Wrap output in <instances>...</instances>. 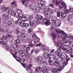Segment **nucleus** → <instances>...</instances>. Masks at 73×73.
<instances>
[{
  "instance_id": "f257e3e1",
  "label": "nucleus",
  "mask_w": 73,
  "mask_h": 73,
  "mask_svg": "<svg viewBox=\"0 0 73 73\" xmlns=\"http://www.w3.org/2000/svg\"><path fill=\"white\" fill-rule=\"evenodd\" d=\"M28 35H23V36H22L21 38V39H23L24 40H25L26 41H27L28 42H29V46H30V47H32L33 46V45L32 44H33V45H35L36 44V43H38V42L37 41H35L34 40H31L29 39H27Z\"/></svg>"
},
{
  "instance_id": "f03ea898",
  "label": "nucleus",
  "mask_w": 73,
  "mask_h": 73,
  "mask_svg": "<svg viewBox=\"0 0 73 73\" xmlns=\"http://www.w3.org/2000/svg\"><path fill=\"white\" fill-rule=\"evenodd\" d=\"M58 37L59 38H61L62 40H64L65 39H67V40H69V37H73V36H71L69 34H66L64 31H62V33H60L58 35Z\"/></svg>"
},
{
  "instance_id": "7ed1b4c3",
  "label": "nucleus",
  "mask_w": 73,
  "mask_h": 73,
  "mask_svg": "<svg viewBox=\"0 0 73 73\" xmlns=\"http://www.w3.org/2000/svg\"><path fill=\"white\" fill-rule=\"evenodd\" d=\"M19 53L20 54V56H21L23 58L21 60V58L18 57L17 58L18 59H16V60L19 62H20V61H22L23 63L25 62V59H26V57H25V56H24V51L21 50L19 51Z\"/></svg>"
},
{
  "instance_id": "20e7f679",
  "label": "nucleus",
  "mask_w": 73,
  "mask_h": 73,
  "mask_svg": "<svg viewBox=\"0 0 73 73\" xmlns=\"http://www.w3.org/2000/svg\"><path fill=\"white\" fill-rule=\"evenodd\" d=\"M22 12V11L21 10H18L17 11V13L18 15H21L22 17L20 16V15H18V17L19 18V19H22V21L23 22H25V21H26L28 20L27 19V18L26 17H25L24 15L23 14H21V13Z\"/></svg>"
},
{
  "instance_id": "39448f33",
  "label": "nucleus",
  "mask_w": 73,
  "mask_h": 73,
  "mask_svg": "<svg viewBox=\"0 0 73 73\" xmlns=\"http://www.w3.org/2000/svg\"><path fill=\"white\" fill-rule=\"evenodd\" d=\"M32 19V16L30 15L29 17V20L28 21H30L29 24L31 27H32L33 26L35 25V21L34 20L31 19Z\"/></svg>"
},
{
  "instance_id": "423d86ee",
  "label": "nucleus",
  "mask_w": 73,
  "mask_h": 73,
  "mask_svg": "<svg viewBox=\"0 0 73 73\" xmlns=\"http://www.w3.org/2000/svg\"><path fill=\"white\" fill-rule=\"evenodd\" d=\"M36 19H37L35 21L36 23H39L41 21V20L43 19V17L41 15H39L37 14L36 15Z\"/></svg>"
},
{
  "instance_id": "0eeeda50",
  "label": "nucleus",
  "mask_w": 73,
  "mask_h": 73,
  "mask_svg": "<svg viewBox=\"0 0 73 73\" xmlns=\"http://www.w3.org/2000/svg\"><path fill=\"white\" fill-rule=\"evenodd\" d=\"M44 7V6L42 5L41 4H39L38 5V7H36V12H40V10L42 8H43Z\"/></svg>"
},
{
  "instance_id": "6e6552de",
  "label": "nucleus",
  "mask_w": 73,
  "mask_h": 73,
  "mask_svg": "<svg viewBox=\"0 0 73 73\" xmlns=\"http://www.w3.org/2000/svg\"><path fill=\"white\" fill-rule=\"evenodd\" d=\"M62 0H60L58 2L56 1L55 2L56 4V5H58L59 4H62V5H63V7H64V8H65V6H66V5H65V2H62Z\"/></svg>"
},
{
  "instance_id": "1a4fd4ad",
  "label": "nucleus",
  "mask_w": 73,
  "mask_h": 73,
  "mask_svg": "<svg viewBox=\"0 0 73 73\" xmlns=\"http://www.w3.org/2000/svg\"><path fill=\"white\" fill-rule=\"evenodd\" d=\"M54 24H55L56 27H60L61 24V22L60 20L58 19L56 21L54 22Z\"/></svg>"
},
{
  "instance_id": "9d476101",
  "label": "nucleus",
  "mask_w": 73,
  "mask_h": 73,
  "mask_svg": "<svg viewBox=\"0 0 73 73\" xmlns=\"http://www.w3.org/2000/svg\"><path fill=\"white\" fill-rule=\"evenodd\" d=\"M17 48V45L15 44H13L12 46H11L10 48L11 50H12L14 52H15L16 51V49Z\"/></svg>"
},
{
  "instance_id": "9b49d317",
  "label": "nucleus",
  "mask_w": 73,
  "mask_h": 73,
  "mask_svg": "<svg viewBox=\"0 0 73 73\" xmlns=\"http://www.w3.org/2000/svg\"><path fill=\"white\" fill-rule=\"evenodd\" d=\"M43 22L44 23L46 26H48L50 25V20L47 19H44L43 20Z\"/></svg>"
},
{
  "instance_id": "f8f14e48",
  "label": "nucleus",
  "mask_w": 73,
  "mask_h": 73,
  "mask_svg": "<svg viewBox=\"0 0 73 73\" xmlns=\"http://www.w3.org/2000/svg\"><path fill=\"white\" fill-rule=\"evenodd\" d=\"M20 25L21 27L28 28L29 27V24L28 23H20Z\"/></svg>"
},
{
  "instance_id": "ddd939ff",
  "label": "nucleus",
  "mask_w": 73,
  "mask_h": 73,
  "mask_svg": "<svg viewBox=\"0 0 73 73\" xmlns=\"http://www.w3.org/2000/svg\"><path fill=\"white\" fill-rule=\"evenodd\" d=\"M9 17V14L6 13H3V15H2V18L3 19H5L6 20H8Z\"/></svg>"
},
{
  "instance_id": "4468645a",
  "label": "nucleus",
  "mask_w": 73,
  "mask_h": 73,
  "mask_svg": "<svg viewBox=\"0 0 73 73\" xmlns=\"http://www.w3.org/2000/svg\"><path fill=\"white\" fill-rule=\"evenodd\" d=\"M22 48L23 49L26 50H30V47L28 46L27 45H24L22 46Z\"/></svg>"
},
{
  "instance_id": "2eb2a0df",
  "label": "nucleus",
  "mask_w": 73,
  "mask_h": 73,
  "mask_svg": "<svg viewBox=\"0 0 73 73\" xmlns=\"http://www.w3.org/2000/svg\"><path fill=\"white\" fill-rule=\"evenodd\" d=\"M54 60H55L54 62V64L55 65H59V61L58 60V58H54Z\"/></svg>"
},
{
  "instance_id": "dca6fc26",
  "label": "nucleus",
  "mask_w": 73,
  "mask_h": 73,
  "mask_svg": "<svg viewBox=\"0 0 73 73\" xmlns=\"http://www.w3.org/2000/svg\"><path fill=\"white\" fill-rule=\"evenodd\" d=\"M36 60L38 62H40L42 60V57L41 56H38L36 57Z\"/></svg>"
},
{
  "instance_id": "f3484780",
  "label": "nucleus",
  "mask_w": 73,
  "mask_h": 73,
  "mask_svg": "<svg viewBox=\"0 0 73 73\" xmlns=\"http://www.w3.org/2000/svg\"><path fill=\"white\" fill-rule=\"evenodd\" d=\"M29 0H21V2H22V4L23 5H26L28 4V1H29Z\"/></svg>"
},
{
  "instance_id": "a211bd4d",
  "label": "nucleus",
  "mask_w": 73,
  "mask_h": 73,
  "mask_svg": "<svg viewBox=\"0 0 73 73\" xmlns=\"http://www.w3.org/2000/svg\"><path fill=\"white\" fill-rule=\"evenodd\" d=\"M23 54V56H25V57L26 56L28 57L30 55V54L27 51L24 52Z\"/></svg>"
},
{
  "instance_id": "6ab92c4d",
  "label": "nucleus",
  "mask_w": 73,
  "mask_h": 73,
  "mask_svg": "<svg viewBox=\"0 0 73 73\" xmlns=\"http://www.w3.org/2000/svg\"><path fill=\"white\" fill-rule=\"evenodd\" d=\"M25 30H22V31L21 32V35H18V36H19V37H21H21L23 36H22V35H24V33H25Z\"/></svg>"
},
{
  "instance_id": "aec40b11",
  "label": "nucleus",
  "mask_w": 73,
  "mask_h": 73,
  "mask_svg": "<svg viewBox=\"0 0 73 73\" xmlns=\"http://www.w3.org/2000/svg\"><path fill=\"white\" fill-rule=\"evenodd\" d=\"M54 49L51 50L50 53V54L51 56H53L54 57V58H56V55H55V54L54 53Z\"/></svg>"
},
{
  "instance_id": "412c9836",
  "label": "nucleus",
  "mask_w": 73,
  "mask_h": 73,
  "mask_svg": "<svg viewBox=\"0 0 73 73\" xmlns=\"http://www.w3.org/2000/svg\"><path fill=\"white\" fill-rule=\"evenodd\" d=\"M67 7V6H65V8H64V11L65 12H66V13H67V14H68V13H69L70 12V11L69 10L66 9Z\"/></svg>"
},
{
  "instance_id": "4be33fe9",
  "label": "nucleus",
  "mask_w": 73,
  "mask_h": 73,
  "mask_svg": "<svg viewBox=\"0 0 73 73\" xmlns=\"http://www.w3.org/2000/svg\"><path fill=\"white\" fill-rule=\"evenodd\" d=\"M43 56L44 58H48L49 56V54L48 52H45Z\"/></svg>"
},
{
  "instance_id": "5701e85b",
  "label": "nucleus",
  "mask_w": 73,
  "mask_h": 73,
  "mask_svg": "<svg viewBox=\"0 0 73 73\" xmlns=\"http://www.w3.org/2000/svg\"><path fill=\"white\" fill-rule=\"evenodd\" d=\"M32 37L33 39H36L37 38H39L38 37H37V36L36 35V34L35 33H33L32 34Z\"/></svg>"
},
{
  "instance_id": "b1692460",
  "label": "nucleus",
  "mask_w": 73,
  "mask_h": 73,
  "mask_svg": "<svg viewBox=\"0 0 73 73\" xmlns=\"http://www.w3.org/2000/svg\"><path fill=\"white\" fill-rule=\"evenodd\" d=\"M60 15L63 17H66L67 16L66 13H63V12L61 13Z\"/></svg>"
},
{
  "instance_id": "393cba45",
  "label": "nucleus",
  "mask_w": 73,
  "mask_h": 73,
  "mask_svg": "<svg viewBox=\"0 0 73 73\" xmlns=\"http://www.w3.org/2000/svg\"><path fill=\"white\" fill-rule=\"evenodd\" d=\"M59 47V49H61V50L62 49V50H65L66 49V48L64 47H62V45H61V44H60L59 46H58V47L57 48H58Z\"/></svg>"
},
{
  "instance_id": "a878e982",
  "label": "nucleus",
  "mask_w": 73,
  "mask_h": 73,
  "mask_svg": "<svg viewBox=\"0 0 73 73\" xmlns=\"http://www.w3.org/2000/svg\"><path fill=\"white\" fill-rule=\"evenodd\" d=\"M51 17L52 18L53 21H54L53 23H54V22L58 20V19H57V17L54 16Z\"/></svg>"
},
{
  "instance_id": "bb28decb",
  "label": "nucleus",
  "mask_w": 73,
  "mask_h": 73,
  "mask_svg": "<svg viewBox=\"0 0 73 73\" xmlns=\"http://www.w3.org/2000/svg\"><path fill=\"white\" fill-rule=\"evenodd\" d=\"M56 32L57 33H62V31H60V29H55Z\"/></svg>"
},
{
  "instance_id": "cd10ccee",
  "label": "nucleus",
  "mask_w": 73,
  "mask_h": 73,
  "mask_svg": "<svg viewBox=\"0 0 73 73\" xmlns=\"http://www.w3.org/2000/svg\"><path fill=\"white\" fill-rule=\"evenodd\" d=\"M48 71V70L46 68H44L43 69V70H42V72L43 73H47V72Z\"/></svg>"
},
{
  "instance_id": "c85d7f7f",
  "label": "nucleus",
  "mask_w": 73,
  "mask_h": 73,
  "mask_svg": "<svg viewBox=\"0 0 73 73\" xmlns=\"http://www.w3.org/2000/svg\"><path fill=\"white\" fill-rule=\"evenodd\" d=\"M66 57V60L67 61V62H68V61H69V60L70 59V58L69 57V56L67 54H65Z\"/></svg>"
},
{
  "instance_id": "c756f323",
  "label": "nucleus",
  "mask_w": 73,
  "mask_h": 73,
  "mask_svg": "<svg viewBox=\"0 0 73 73\" xmlns=\"http://www.w3.org/2000/svg\"><path fill=\"white\" fill-rule=\"evenodd\" d=\"M5 10L8 13H9V14H11V13H12V10H9L8 8L7 9H6Z\"/></svg>"
},
{
  "instance_id": "7c9ffc66",
  "label": "nucleus",
  "mask_w": 73,
  "mask_h": 73,
  "mask_svg": "<svg viewBox=\"0 0 73 73\" xmlns=\"http://www.w3.org/2000/svg\"><path fill=\"white\" fill-rule=\"evenodd\" d=\"M14 42H16V44H19V43H20V39H17L15 40L14 41Z\"/></svg>"
},
{
  "instance_id": "2f4dec72",
  "label": "nucleus",
  "mask_w": 73,
  "mask_h": 73,
  "mask_svg": "<svg viewBox=\"0 0 73 73\" xmlns=\"http://www.w3.org/2000/svg\"><path fill=\"white\" fill-rule=\"evenodd\" d=\"M48 62L50 64V65H53L54 64V62L52 60H49L48 61Z\"/></svg>"
},
{
  "instance_id": "473e14b6",
  "label": "nucleus",
  "mask_w": 73,
  "mask_h": 73,
  "mask_svg": "<svg viewBox=\"0 0 73 73\" xmlns=\"http://www.w3.org/2000/svg\"><path fill=\"white\" fill-rule=\"evenodd\" d=\"M51 35L54 40L56 38V35L54 33H52Z\"/></svg>"
},
{
  "instance_id": "72a5a7b5",
  "label": "nucleus",
  "mask_w": 73,
  "mask_h": 73,
  "mask_svg": "<svg viewBox=\"0 0 73 73\" xmlns=\"http://www.w3.org/2000/svg\"><path fill=\"white\" fill-rule=\"evenodd\" d=\"M58 72V70L54 68L52 70V73H56Z\"/></svg>"
},
{
  "instance_id": "f704fd0d",
  "label": "nucleus",
  "mask_w": 73,
  "mask_h": 73,
  "mask_svg": "<svg viewBox=\"0 0 73 73\" xmlns=\"http://www.w3.org/2000/svg\"><path fill=\"white\" fill-rule=\"evenodd\" d=\"M49 9V7L48 6L46 7L44 9V10L45 12H48Z\"/></svg>"
},
{
  "instance_id": "c9c22d12",
  "label": "nucleus",
  "mask_w": 73,
  "mask_h": 73,
  "mask_svg": "<svg viewBox=\"0 0 73 73\" xmlns=\"http://www.w3.org/2000/svg\"><path fill=\"white\" fill-rule=\"evenodd\" d=\"M17 52L15 51V53L14 54H13V53H11V54L13 55V57H14V58H15V59H16V58H17V56H16V54H17Z\"/></svg>"
},
{
  "instance_id": "e433bc0d",
  "label": "nucleus",
  "mask_w": 73,
  "mask_h": 73,
  "mask_svg": "<svg viewBox=\"0 0 73 73\" xmlns=\"http://www.w3.org/2000/svg\"><path fill=\"white\" fill-rule=\"evenodd\" d=\"M1 23V18H0V23ZM0 32H5V29L4 28H2L0 29Z\"/></svg>"
},
{
  "instance_id": "4c0bfd02",
  "label": "nucleus",
  "mask_w": 73,
  "mask_h": 73,
  "mask_svg": "<svg viewBox=\"0 0 73 73\" xmlns=\"http://www.w3.org/2000/svg\"><path fill=\"white\" fill-rule=\"evenodd\" d=\"M72 17H73V15H68L67 17L68 19H69V20H72Z\"/></svg>"
},
{
  "instance_id": "58836bf2",
  "label": "nucleus",
  "mask_w": 73,
  "mask_h": 73,
  "mask_svg": "<svg viewBox=\"0 0 73 73\" xmlns=\"http://www.w3.org/2000/svg\"><path fill=\"white\" fill-rule=\"evenodd\" d=\"M11 14L13 16H16V13L14 11H12Z\"/></svg>"
},
{
  "instance_id": "ea45409f",
  "label": "nucleus",
  "mask_w": 73,
  "mask_h": 73,
  "mask_svg": "<svg viewBox=\"0 0 73 73\" xmlns=\"http://www.w3.org/2000/svg\"><path fill=\"white\" fill-rule=\"evenodd\" d=\"M11 37V35H7L5 37V40H9V37Z\"/></svg>"
},
{
  "instance_id": "a19ab883",
  "label": "nucleus",
  "mask_w": 73,
  "mask_h": 73,
  "mask_svg": "<svg viewBox=\"0 0 73 73\" xmlns=\"http://www.w3.org/2000/svg\"><path fill=\"white\" fill-rule=\"evenodd\" d=\"M68 63L67 62V61H66L64 62V63H63V66H66Z\"/></svg>"
},
{
  "instance_id": "79ce46f5",
  "label": "nucleus",
  "mask_w": 73,
  "mask_h": 73,
  "mask_svg": "<svg viewBox=\"0 0 73 73\" xmlns=\"http://www.w3.org/2000/svg\"><path fill=\"white\" fill-rule=\"evenodd\" d=\"M35 73H39V71H38V69L35 68V70L34 72Z\"/></svg>"
},
{
  "instance_id": "37998d69",
  "label": "nucleus",
  "mask_w": 73,
  "mask_h": 73,
  "mask_svg": "<svg viewBox=\"0 0 73 73\" xmlns=\"http://www.w3.org/2000/svg\"><path fill=\"white\" fill-rule=\"evenodd\" d=\"M66 50V53H70V51H69V50H68V49H67V48H66L65 50Z\"/></svg>"
},
{
  "instance_id": "c03bdc74",
  "label": "nucleus",
  "mask_w": 73,
  "mask_h": 73,
  "mask_svg": "<svg viewBox=\"0 0 73 73\" xmlns=\"http://www.w3.org/2000/svg\"><path fill=\"white\" fill-rule=\"evenodd\" d=\"M15 33V34H16V35H18V34H20V33H19V31L18 30H15L14 31Z\"/></svg>"
},
{
  "instance_id": "a18cd8bd",
  "label": "nucleus",
  "mask_w": 73,
  "mask_h": 73,
  "mask_svg": "<svg viewBox=\"0 0 73 73\" xmlns=\"http://www.w3.org/2000/svg\"><path fill=\"white\" fill-rule=\"evenodd\" d=\"M65 56L64 55H63L62 57H61L60 60H61V61H62L65 58Z\"/></svg>"
},
{
  "instance_id": "49530a36",
  "label": "nucleus",
  "mask_w": 73,
  "mask_h": 73,
  "mask_svg": "<svg viewBox=\"0 0 73 73\" xmlns=\"http://www.w3.org/2000/svg\"><path fill=\"white\" fill-rule=\"evenodd\" d=\"M42 65H46V62L45 61H43V62H42L41 63Z\"/></svg>"
},
{
  "instance_id": "de8ad7c7",
  "label": "nucleus",
  "mask_w": 73,
  "mask_h": 73,
  "mask_svg": "<svg viewBox=\"0 0 73 73\" xmlns=\"http://www.w3.org/2000/svg\"><path fill=\"white\" fill-rule=\"evenodd\" d=\"M1 8L2 9H5V11H6L5 9H7L8 8L7 7H6L4 5H3Z\"/></svg>"
},
{
  "instance_id": "09e8293b",
  "label": "nucleus",
  "mask_w": 73,
  "mask_h": 73,
  "mask_svg": "<svg viewBox=\"0 0 73 73\" xmlns=\"http://www.w3.org/2000/svg\"><path fill=\"white\" fill-rule=\"evenodd\" d=\"M32 66V64H29L27 66V68L28 69H31V68Z\"/></svg>"
},
{
  "instance_id": "8fccbe9b",
  "label": "nucleus",
  "mask_w": 73,
  "mask_h": 73,
  "mask_svg": "<svg viewBox=\"0 0 73 73\" xmlns=\"http://www.w3.org/2000/svg\"><path fill=\"white\" fill-rule=\"evenodd\" d=\"M17 22H18V24L21 23V20L20 19H18L17 20Z\"/></svg>"
},
{
  "instance_id": "3c124183",
  "label": "nucleus",
  "mask_w": 73,
  "mask_h": 73,
  "mask_svg": "<svg viewBox=\"0 0 73 73\" xmlns=\"http://www.w3.org/2000/svg\"><path fill=\"white\" fill-rule=\"evenodd\" d=\"M62 66L60 65L59 66V71H61V70H62Z\"/></svg>"
},
{
  "instance_id": "603ef678",
  "label": "nucleus",
  "mask_w": 73,
  "mask_h": 73,
  "mask_svg": "<svg viewBox=\"0 0 73 73\" xmlns=\"http://www.w3.org/2000/svg\"><path fill=\"white\" fill-rule=\"evenodd\" d=\"M55 44L56 46H58H58H60V45H61L58 42H57L56 44L55 43Z\"/></svg>"
},
{
  "instance_id": "864d4df0",
  "label": "nucleus",
  "mask_w": 73,
  "mask_h": 73,
  "mask_svg": "<svg viewBox=\"0 0 73 73\" xmlns=\"http://www.w3.org/2000/svg\"><path fill=\"white\" fill-rule=\"evenodd\" d=\"M7 43V42L6 41H3V42H2V44H3L4 46H6L7 44H6Z\"/></svg>"
},
{
  "instance_id": "5fc2aeb1",
  "label": "nucleus",
  "mask_w": 73,
  "mask_h": 73,
  "mask_svg": "<svg viewBox=\"0 0 73 73\" xmlns=\"http://www.w3.org/2000/svg\"><path fill=\"white\" fill-rule=\"evenodd\" d=\"M57 17H60V11H58L57 12Z\"/></svg>"
},
{
  "instance_id": "6e6d98bb",
  "label": "nucleus",
  "mask_w": 73,
  "mask_h": 73,
  "mask_svg": "<svg viewBox=\"0 0 73 73\" xmlns=\"http://www.w3.org/2000/svg\"><path fill=\"white\" fill-rule=\"evenodd\" d=\"M7 32L8 33H11L12 32V31L10 29H8L7 31Z\"/></svg>"
},
{
  "instance_id": "4d7b16f0",
  "label": "nucleus",
  "mask_w": 73,
  "mask_h": 73,
  "mask_svg": "<svg viewBox=\"0 0 73 73\" xmlns=\"http://www.w3.org/2000/svg\"><path fill=\"white\" fill-rule=\"evenodd\" d=\"M7 25H8L11 26V25H12V22H11V21H9L7 23Z\"/></svg>"
},
{
  "instance_id": "13d9d810",
  "label": "nucleus",
  "mask_w": 73,
  "mask_h": 73,
  "mask_svg": "<svg viewBox=\"0 0 73 73\" xmlns=\"http://www.w3.org/2000/svg\"><path fill=\"white\" fill-rule=\"evenodd\" d=\"M41 45H42V44L41 43L36 45V46H41Z\"/></svg>"
},
{
  "instance_id": "bf43d9fd",
  "label": "nucleus",
  "mask_w": 73,
  "mask_h": 73,
  "mask_svg": "<svg viewBox=\"0 0 73 73\" xmlns=\"http://www.w3.org/2000/svg\"><path fill=\"white\" fill-rule=\"evenodd\" d=\"M4 47L6 50H8L9 49V47L7 46H4Z\"/></svg>"
},
{
  "instance_id": "052dcab7",
  "label": "nucleus",
  "mask_w": 73,
  "mask_h": 73,
  "mask_svg": "<svg viewBox=\"0 0 73 73\" xmlns=\"http://www.w3.org/2000/svg\"><path fill=\"white\" fill-rule=\"evenodd\" d=\"M44 2L43 1H41L40 2V3L39 4H41V5H43L44 6Z\"/></svg>"
},
{
  "instance_id": "680f3d73",
  "label": "nucleus",
  "mask_w": 73,
  "mask_h": 73,
  "mask_svg": "<svg viewBox=\"0 0 73 73\" xmlns=\"http://www.w3.org/2000/svg\"><path fill=\"white\" fill-rule=\"evenodd\" d=\"M69 11L71 12H73V8L71 7L70 8Z\"/></svg>"
},
{
  "instance_id": "e2e57ef3",
  "label": "nucleus",
  "mask_w": 73,
  "mask_h": 73,
  "mask_svg": "<svg viewBox=\"0 0 73 73\" xmlns=\"http://www.w3.org/2000/svg\"><path fill=\"white\" fill-rule=\"evenodd\" d=\"M39 50H36L35 51V53L36 54H37V53H38Z\"/></svg>"
},
{
  "instance_id": "0e129e2a",
  "label": "nucleus",
  "mask_w": 73,
  "mask_h": 73,
  "mask_svg": "<svg viewBox=\"0 0 73 73\" xmlns=\"http://www.w3.org/2000/svg\"><path fill=\"white\" fill-rule=\"evenodd\" d=\"M59 8L61 9H62V8H63L64 7V6H61V5H59Z\"/></svg>"
},
{
  "instance_id": "69168bd1",
  "label": "nucleus",
  "mask_w": 73,
  "mask_h": 73,
  "mask_svg": "<svg viewBox=\"0 0 73 73\" xmlns=\"http://www.w3.org/2000/svg\"><path fill=\"white\" fill-rule=\"evenodd\" d=\"M21 64L22 65V66H23L24 67V68H25L26 66L25 65V64H23L22 62H21Z\"/></svg>"
},
{
  "instance_id": "338daca9",
  "label": "nucleus",
  "mask_w": 73,
  "mask_h": 73,
  "mask_svg": "<svg viewBox=\"0 0 73 73\" xmlns=\"http://www.w3.org/2000/svg\"><path fill=\"white\" fill-rule=\"evenodd\" d=\"M50 13L53 14L54 13V11L53 10H51L50 11Z\"/></svg>"
},
{
  "instance_id": "774afa93",
  "label": "nucleus",
  "mask_w": 73,
  "mask_h": 73,
  "mask_svg": "<svg viewBox=\"0 0 73 73\" xmlns=\"http://www.w3.org/2000/svg\"><path fill=\"white\" fill-rule=\"evenodd\" d=\"M49 6H50V7H52V8H53L54 7V5H53V4H51L49 5Z\"/></svg>"
}]
</instances>
